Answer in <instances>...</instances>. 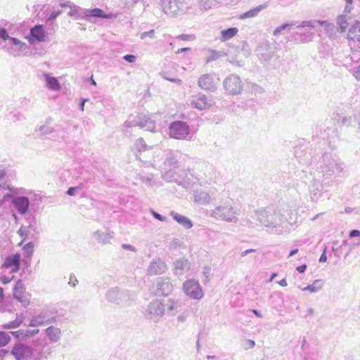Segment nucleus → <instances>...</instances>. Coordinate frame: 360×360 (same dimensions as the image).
Listing matches in <instances>:
<instances>
[{
	"label": "nucleus",
	"mask_w": 360,
	"mask_h": 360,
	"mask_svg": "<svg viewBox=\"0 0 360 360\" xmlns=\"http://www.w3.org/2000/svg\"><path fill=\"white\" fill-rule=\"evenodd\" d=\"M284 210H275L273 208L260 209L254 211L252 218L257 220L265 227L270 229L285 228L288 222L292 225L293 222L288 221L284 216Z\"/></svg>",
	"instance_id": "obj_1"
},
{
	"label": "nucleus",
	"mask_w": 360,
	"mask_h": 360,
	"mask_svg": "<svg viewBox=\"0 0 360 360\" xmlns=\"http://www.w3.org/2000/svg\"><path fill=\"white\" fill-rule=\"evenodd\" d=\"M322 177L324 180L329 179L332 175L340 176L344 173L345 165L341 159L331 153H326L322 156V165L320 166Z\"/></svg>",
	"instance_id": "obj_2"
},
{
	"label": "nucleus",
	"mask_w": 360,
	"mask_h": 360,
	"mask_svg": "<svg viewBox=\"0 0 360 360\" xmlns=\"http://www.w3.org/2000/svg\"><path fill=\"white\" fill-rule=\"evenodd\" d=\"M239 213L240 209L234 205L232 200H229L214 207L210 212V217L216 220L236 224Z\"/></svg>",
	"instance_id": "obj_3"
},
{
	"label": "nucleus",
	"mask_w": 360,
	"mask_h": 360,
	"mask_svg": "<svg viewBox=\"0 0 360 360\" xmlns=\"http://www.w3.org/2000/svg\"><path fill=\"white\" fill-rule=\"evenodd\" d=\"M105 297L112 303L122 305L134 300L136 295L128 290L113 288L106 292Z\"/></svg>",
	"instance_id": "obj_4"
},
{
	"label": "nucleus",
	"mask_w": 360,
	"mask_h": 360,
	"mask_svg": "<svg viewBox=\"0 0 360 360\" xmlns=\"http://www.w3.org/2000/svg\"><path fill=\"white\" fill-rule=\"evenodd\" d=\"M165 312V309L162 300H155L148 304L143 312V316L148 320L157 323L164 316Z\"/></svg>",
	"instance_id": "obj_5"
},
{
	"label": "nucleus",
	"mask_w": 360,
	"mask_h": 360,
	"mask_svg": "<svg viewBox=\"0 0 360 360\" xmlns=\"http://www.w3.org/2000/svg\"><path fill=\"white\" fill-rule=\"evenodd\" d=\"M223 88L225 93L229 96H237L242 93L243 83L240 77L235 74H231L225 77L223 81Z\"/></svg>",
	"instance_id": "obj_6"
},
{
	"label": "nucleus",
	"mask_w": 360,
	"mask_h": 360,
	"mask_svg": "<svg viewBox=\"0 0 360 360\" xmlns=\"http://www.w3.org/2000/svg\"><path fill=\"white\" fill-rule=\"evenodd\" d=\"M169 134L171 138L185 140L190 134V127L184 121H174L169 127Z\"/></svg>",
	"instance_id": "obj_7"
},
{
	"label": "nucleus",
	"mask_w": 360,
	"mask_h": 360,
	"mask_svg": "<svg viewBox=\"0 0 360 360\" xmlns=\"http://www.w3.org/2000/svg\"><path fill=\"white\" fill-rule=\"evenodd\" d=\"M182 289L186 295L191 299L200 300L203 297L202 287L199 282L194 278L186 280L183 283Z\"/></svg>",
	"instance_id": "obj_8"
},
{
	"label": "nucleus",
	"mask_w": 360,
	"mask_h": 360,
	"mask_svg": "<svg viewBox=\"0 0 360 360\" xmlns=\"http://www.w3.org/2000/svg\"><path fill=\"white\" fill-rule=\"evenodd\" d=\"M219 82V79L214 73H207L200 77L198 84L205 91L214 92L217 89Z\"/></svg>",
	"instance_id": "obj_9"
},
{
	"label": "nucleus",
	"mask_w": 360,
	"mask_h": 360,
	"mask_svg": "<svg viewBox=\"0 0 360 360\" xmlns=\"http://www.w3.org/2000/svg\"><path fill=\"white\" fill-rule=\"evenodd\" d=\"M162 11L171 16L179 15L183 12V4L178 0H160Z\"/></svg>",
	"instance_id": "obj_10"
},
{
	"label": "nucleus",
	"mask_w": 360,
	"mask_h": 360,
	"mask_svg": "<svg viewBox=\"0 0 360 360\" xmlns=\"http://www.w3.org/2000/svg\"><path fill=\"white\" fill-rule=\"evenodd\" d=\"M198 172L195 174L194 178L200 184H206L211 181L214 173L212 166L205 163L200 164L198 166Z\"/></svg>",
	"instance_id": "obj_11"
},
{
	"label": "nucleus",
	"mask_w": 360,
	"mask_h": 360,
	"mask_svg": "<svg viewBox=\"0 0 360 360\" xmlns=\"http://www.w3.org/2000/svg\"><path fill=\"white\" fill-rule=\"evenodd\" d=\"M11 353L15 360H31L32 349L25 344L18 343L14 345Z\"/></svg>",
	"instance_id": "obj_12"
},
{
	"label": "nucleus",
	"mask_w": 360,
	"mask_h": 360,
	"mask_svg": "<svg viewBox=\"0 0 360 360\" xmlns=\"http://www.w3.org/2000/svg\"><path fill=\"white\" fill-rule=\"evenodd\" d=\"M213 100L212 96L199 93L192 97L191 105L200 110L207 109L212 106Z\"/></svg>",
	"instance_id": "obj_13"
},
{
	"label": "nucleus",
	"mask_w": 360,
	"mask_h": 360,
	"mask_svg": "<svg viewBox=\"0 0 360 360\" xmlns=\"http://www.w3.org/2000/svg\"><path fill=\"white\" fill-rule=\"evenodd\" d=\"M179 168H169L162 174V176L167 181H174L178 184L179 185H181L184 187L186 188L187 185H188V182L184 181L182 179L181 175L179 174Z\"/></svg>",
	"instance_id": "obj_14"
},
{
	"label": "nucleus",
	"mask_w": 360,
	"mask_h": 360,
	"mask_svg": "<svg viewBox=\"0 0 360 360\" xmlns=\"http://www.w3.org/2000/svg\"><path fill=\"white\" fill-rule=\"evenodd\" d=\"M167 269L166 263L160 258H153L148 266V274L151 276L164 274Z\"/></svg>",
	"instance_id": "obj_15"
},
{
	"label": "nucleus",
	"mask_w": 360,
	"mask_h": 360,
	"mask_svg": "<svg viewBox=\"0 0 360 360\" xmlns=\"http://www.w3.org/2000/svg\"><path fill=\"white\" fill-rule=\"evenodd\" d=\"M173 290V285L170 278H160L157 283L156 295L158 296H167Z\"/></svg>",
	"instance_id": "obj_16"
},
{
	"label": "nucleus",
	"mask_w": 360,
	"mask_h": 360,
	"mask_svg": "<svg viewBox=\"0 0 360 360\" xmlns=\"http://www.w3.org/2000/svg\"><path fill=\"white\" fill-rule=\"evenodd\" d=\"M17 233L22 238V241L19 243L21 245L22 243L27 239H34L37 234V227L34 224L22 225L18 230Z\"/></svg>",
	"instance_id": "obj_17"
},
{
	"label": "nucleus",
	"mask_w": 360,
	"mask_h": 360,
	"mask_svg": "<svg viewBox=\"0 0 360 360\" xmlns=\"http://www.w3.org/2000/svg\"><path fill=\"white\" fill-rule=\"evenodd\" d=\"M174 274L177 276H183L191 269V263L188 259L181 257L176 259L173 262Z\"/></svg>",
	"instance_id": "obj_18"
},
{
	"label": "nucleus",
	"mask_w": 360,
	"mask_h": 360,
	"mask_svg": "<svg viewBox=\"0 0 360 360\" xmlns=\"http://www.w3.org/2000/svg\"><path fill=\"white\" fill-rule=\"evenodd\" d=\"M13 207L16 209L18 212L22 215L26 214L28 211L30 206V200L25 196H18L13 198L12 200Z\"/></svg>",
	"instance_id": "obj_19"
},
{
	"label": "nucleus",
	"mask_w": 360,
	"mask_h": 360,
	"mask_svg": "<svg viewBox=\"0 0 360 360\" xmlns=\"http://www.w3.org/2000/svg\"><path fill=\"white\" fill-rule=\"evenodd\" d=\"M193 195L194 202L199 205H207L212 201L211 194L205 191L195 190Z\"/></svg>",
	"instance_id": "obj_20"
},
{
	"label": "nucleus",
	"mask_w": 360,
	"mask_h": 360,
	"mask_svg": "<svg viewBox=\"0 0 360 360\" xmlns=\"http://www.w3.org/2000/svg\"><path fill=\"white\" fill-rule=\"evenodd\" d=\"M162 304L165 306V311L169 316H174L179 311L181 306L180 300L167 299L166 300H162Z\"/></svg>",
	"instance_id": "obj_21"
},
{
	"label": "nucleus",
	"mask_w": 360,
	"mask_h": 360,
	"mask_svg": "<svg viewBox=\"0 0 360 360\" xmlns=\"http://www.w3.org/2000/svg\"><path fill=\"white\" fill-rule=\"evenodd\" d=\"M139 127L144 129L146 131L155 132L156 129L155 122L153 121L148 115L139 113L137 115Z\"/></svg>",
	"instance_id": "obj_22"
},
{
	"label": "nucleus",
	"mask_w": 360,
	"mask_h": 360,
	"mask_svg": "<svg viewBox=\"0 0 360 360\" xmlns=\"http://www.w3.org/2000/svg\"><path fill=\"white\" fill-rule=\"evenodd\" d=\"M21 256L19 253L8 256L3 264V267L6 269L12 268L11 272L18 271L20 265Z\"/></svg>",
	"instance_id": "obj_23"
},
{
	"label": "nucleus",
	"mask_w": 360,
	"mask_h": 360,
	"mask_svg": "<svg viewBox=\"0 0 360 360\" xmlns=\"http://www.w3.org/2000/svg\"><path fill=\"white\" fill-rule=\"evenodd\" d=\"M323 190V184L318 180L314 179L309 187L310 198L313 201H316L321 196Z\"/></svg>",
	"instance_id": "obj_24"
},
{
	"label": "nucleus",
	"mask_w": 360,
	"mask_h": 360,
	"mask_svg": "<svg viewBox=\"0 0 360 360\" xmlns=\"http://www.w3.org/2000/svg\"><path fill=\"white\" fill-rule=\"evenodd\" d=\"M45 333L49 340L51 342H58L62 336L61 330L59 328L55 326H49L45 330Z\"/></svg>",
	"instance_id": "obj_25"
},
{
	"label": "nucleus",
	"mask_w": 360,
	"mask_h": 360,
	"mask_svg": "<svg viewBox=\"0 0 360 360\" xmlns=\"http://www.w3.org/2000/svg\"><path fill=\"white\" fill-rule=\"evenodd\" d=\"M268 6L267 3L258 5L256 7L245 12L239 16V19L252 18L258 15V14Z\"/></svg>",
	"instance_id": "obj_26"
},
{
	"label": "nucleus",
	"mask_w": 360,
	"mask_h": 360,
	"mask_svg": "<svg viewBox=\"0 0 360 360\" xmlns=\"http://www.w3.org/2000/svg\"><path fill=\"white\" fill-rule=\"evenodd\" d=\"M347 39L360 43V21H356L349 29Z\"/></svg>",
	"instance_id": "obj_27"
},
{
	"label": "nucleus",
	"mask_w": 360,
	"mask_h": 360,
	"mask_svg": "<svg viewBox=\"0 0 360 360\" xmlns=\"http://www.w3.org/2000/svg\"><path fill=\"white\" fill-rule=\"evenodd\" d=\"M170 215L172 216L173 219L177 221L179 224L183 226L185 229H191L193 224L192 221L186 216L181 215L174 212H171Z\"/></svg>",
	"instance_id": "obj_28"
},
{
	"label": "nucleus",
	"mask_w": 360,
	"mask_h": 360,
	"mask_svg": "<svg viewBox=\"0 0 360 360\" xmlns=\"http://www.w3.org/2000/svg\"><path fill=\"white\" fill-rule=\"evenodd\" d=\"M274 55V51L271 46L266 43L261 46L260 52L259 53V58L264 61H269Z\"/></svg>",
	"instance_id": "obj_29"
},
{
	"label": "nucleus",
	"mask_w": 360,
	"mask_h": 360,
	"mask_svg": "<svg viewBox=\"0 0 360 360\" xmlns=\"http://www.w3.org/2000/svg\"><path fill=\"white\" fill-rule=\"evenodd\" d=\"M24 285L20 280H18L13 288V297L20 302H24L23 293H24Z\"/></svg>",
	"instance_id": "obj_30"
},
{
	"label": "nucleus",
	"mask_w": 360,
	"mask_h": 360,
	"mask_svg": "<svg viewBox=\"0 0 360 360\" xmlns=\"http://www.w3.org/2000/svg\"><path fill=\"white\" fill-rule=\"evenodd\" d=\"M164 165L165 167L174 169H179V165L177 155H174L172 153H169L166 159L165 160Z\"/></svg>",
	"instance_id": "obj_31"
},
{
	"label": "nucleus",
	"mask_w": 360,
	"mask_h": 360,
	"mask_svg": "<svg viewBox=\"0 0 360 360\" xmlns=\"http://www.w3.org/2000/svg\"><path fill=\"white\" fill-rule=\"evenodd\" d=\"M350 17L347 14H342L337 17L336 23L339 26V31L343 32L346 30L349 25Z\"/></svg>",
	"instance_id": "obj_32"
},
{
	"label": "nucleus",
	"mask_w": 360,
	"mask_h": 360,
	"mask_svg": "<svg viewBox=\"0 0 360 360\" xmlns=\"http://www.w3.org/2000/svg\"><path fill=\"white\" fill-rule=\"evenodd\" d=\"M238 32V30L237 27H230L226 30H223L221 31L220 40L221 41H228L233 38Z\"/></svg>",
	"instance_id": "obj_33"
},
{
	"label": "nucleus",
	"mask_w": 360,
	"mask_h": 360,
	"mask_svg": "<svg viewBox=\"0 0 360 360\" xmlns=\"http://www.w3.org/2000/svg\"><path fill=\"white\" fill-rule=\"evenodd\" d=\"M30 34L38 41H44L45 33L41 25H36L32 27Z\"/></svg>",
	"instance_id": "obj_34"
},
{
	"label": "nucleus",
	"mask_w": 360,
	"mask_h": 360,
	"mask_svg": "<svg viewBox=\"0 0 360 360\" xmlns=\"http://www.w3.org/2000/svg\"><path fill=\"white\" fill-rule=\"evenodd\" d=\"M44 76L49 89L52 90H58L60 89V84L56 77H51L47 73H44Z\"/></svg>",
	"instance_id": "obj_35"
},
{
	"label": "nucleus",
	"mask_w": 360,
	"mask_h": 360,
	"mask_svg": "<svg viewBox=\"0 0 360 360\" xmlns=\"http://www.w3.org/2000/svg\"><path fill=\"white\" fill-rule=\"evenodd\" d=\"M323 287L322 280H315L312 284L308 285L307 286L302 288L303 291H310L311 292H316L319 291Z\"/></svg>",
	"instance_id": "obj_36"
},
{
	"label": "nucleus",
	"mask_w": 360,
	"mask_h": 360,
	"mask_svg": "<svg viewBox=\"0 0 360 360\" xmlns=\"http://www.w3.org/2000/svg\"><path fill=\"white\" fill-rule=\"evenodd\" d=\"M84 13L86 16L109 18V15L105 14L101 9L97 8L91 10H86Z\"/></svg>",
	"instance_id": "obj_37"
},
{
	"label": "nucleus",
	"mask_w": 360,
	"mask_h": 360,
	"mask_svg": "<svg viewBox=\"0 0 360 360\" xmlns=\"http://www.w3.org/2000/svg\"><path fill=\"white\" fill-rule=\"evenodd\" d=\"M94 235L96 239L98 240V242L103 244L108 243L110 242V238H112L109 233H103L100 231H96L94 233Z\"/></svg>",
	"instance_id": "obj_38"
},
{
	"label": "nucleus",
	"mask_w": 360,
	"mask_h": 360,
	"mask_svg": "<svg viewBox=\"0 0 360 360\" xmlns=\"http://www.w3.org/2000/svg\"><path fill=\"white\" fill-rule=\"evenodd\" d=\"M6 172L5 169H0V188L3 190L12 191V188L8 184L6 179Z\"/></svg>",
	"instance_id": "obj_39"
},
{
	"label": "nucleus",
	"mask_w": 360,
	"mask_h": 360,
	"mask_svg": "<svg viewBox=\"0 0 360 360\" xmlns=\"http://www.w3.org/2000/svg\"><path fill=\"white\" fill-rule=\"evenodd\" d=\"M22 319L19 316H17L15 320L2 325L1 328L4 329L16 328L22 324Z\"/></svg>",
	"instance_id": "obj_40"
},
{
	"label": "nucleus",
	"mask_w": 360,
	"mask_h": 360,
	"mask_svg": "<svg viewBox=\"0 0 360 360\" xmlns=\"http://www.w3.org/2000/svg\"><path fill=\"white\" fill-rule=\"evenodd\" d=\"M36 317L39 322H41V325L52 323L56 321V317H48L46 315V313H41L40 314L36 316Z\"/></svg>",
	"instance_id": "obj_41"
},
{
	"label": "nucleus",
	"mask_w": 360,
	"mask_h": 360,
	"mask_svg": "<svg viewBox=\"0 0 360 360\" xmlns=\"http://www.w3.org/2000/svg\"><path fill=\"white\" fill-rule=\"evenodd\" d=\"M318 20H303L300 23L297 22L296 27L297 28H304V27H309L311 29H314L318 26Z\"/></svg>",
	"instance_id": "obj_42"
},
{
	"label": "nucleus",
	"mask_w": 360,
	"mask_h": 360,
	"mask_svg": "<svg viewBox=\"0 0 360 360\" xmlns=\"http://www.w3.org/2000/svg\"><path fill=\"white\" fill-rule=\"evenodd\" d=\"M225 56H226V53L224 51H217L214 50H212V51H210V56L206 60V63H208L210 62L214 61V60L220 58L221 57H223Z\"/></svg>",
	"instance_id": "obj_43"
},
{
	"label": "nucleus",
	"mask_w": 360,
	"mask_h": 360,
	"mask_svg": "<svg viewBox=\"0 0 360 360\" xmlns=\"http://www.w3.org/2000/svg\"><path fill=\"white\" fill-rule=\"evenodd\" d=\"M134 147L138 151H144L148 149V147L143 138H139L136 139L134 143Z\"/></svg>",
	"instance_id": "obj_44"
},
{
	"label": "nucleus",
	"mask_w": 360,
	"mask_h": 360,
	"mask_svg": "<svg viewBox=\"0 0 360 360\" xmlns=\"http://www.w3.org/2000/svg\"><path fill=\"white\" fill-rule=\"evenodd\" d=\"M318 25L323 27L326 32H333L335 28L333 23L330 22L327 20H318Z\"/></svg>",
	"instance_id": "obj_45"
},
{
	"label": "nucleus",
	"mask_w": 360,
	"mask_h": 360,
	"mask_svg": "<svg viewBox=\"0 0 360 360\" xmlns=\"http://www.w3.org/2000/svg\"><path fill=\"white\" fill-rule=\"evenodd\" d=\"M34 245L32 242H29L27 244H25L22 248V250L25 255L26 257H30L34 252Z\"/></svg>",
	"instance_id": "obj_46"
},
{
	"label": "nucleus",
	"mask_w": 360,
	"mask_h": 360,
	"mask_svg": "<svg viewBox=\"0 0 360 360\" xmlns=\"http://www.w3.org/2000/svg\"><path fill=\"white\" fill-rule=\"evenodd\" d=\"M11 340L8 333L0 331V347L6 346Z\"/></svg>",
	"instance_id": "obj_47"
},
{
	"label": "nucleus",
	"mask_w": 360,
	"mask_h": 360,
	"mask_svg": "<svg viewBox=\"0 0 360 360\" xmlns=\"http://www.w3.org/2000/svg\"><path fill=\"white\" fill-rule=\"evenodd\" d=\"M8 39L9 40L11 44L16 46L17 51L21 50L22 48L26 45L25 43L22 42L21 41L15 37H11L9 36V38Z\"/></svg>",
	"instance_id": "obj_48"
},
{
	"label": "nucleus",
	"mask_w": 360,
	"mask_h": 360,
	"mask_svg": "<svg viewBox=\"0 0 360 360\" xmlns=\"http://www.w3.org/2000/svg\"><path fill=\"white\" fill-rule=\"evenodd\" d=\"M29 330H17V331H13V332H11V333L16 338H18V339H24V338H29Z\"/></svg>",
	"instance_id": "obj_49"
},
{
	"label": "nucleus",
	"mask_w": 360,
	"mask_h": 360,
	"mask_svg": "<svg viewBox=\"0 0 360 360\" xmlns=\"http://www.w3.org/2000/svg\"><path fill=\"white\" fill-rule=\"evenodd\" d=\"M140 179L141 181L145 184L148 186H153L155 184V181L153 179V175L149 176H140Z\"/></svg>",
	"instance_id": "obj_50"
},
{
	"label": "nucleus",
	"mask_w": 360,
	"mask_h": 360,
	"mask_svg": "<svg viewBox=\"0 0 360 360\" xmlns=\"http://www.w3.org/2000/svg\"><path fill=\"white\" fill-rule=\"evenodd\" d=\"M131 117H129V120L125 121V122L124 123V127L131 128V127H139L137 116L136 117H134V119H133V120H131Z\"/></svg>",
	"instance_id": "obj_51"
},
{
	"label": "nucleus",
	"mask_w": 360,
	"mask_h": 360,
	"mask_svg": "<svg viewBox=\"0 0 360 360\" xmlns=\"http://www.w3.org/2000/svg\"><path fill=\"white\" fill-rule=\"evenodd\" d=\"M39 131L41 133V135L44 136L53 133L54 131V129L46 125H42L39 127Z\"/></svg>",
	"instance_id": "obj_52"
},
{
	"label": "nucleus",
	"mask_w": 360,
	"mask_h": 360,
	"mask_svg": "<svg viewBox=\"0 0 360 360\" xmlns=\"http://www.w3.org/2000/svg\"><path fill=\"white\" fill-rule=\"evenodd\" d=\"M146 37H149L151 39H154L156 37L155 30H150L149 31L143 32L141 33V34H140L141 39H144Z\"/></svg>",
	"instance_id": "obj_53"
},
{
	"label": "nucleus",
	"mask_w": 360,
	"mask_h": 360,
	"mask_svg": "<svg viewBox=\"0 0 360 360\" xmlns=\"http://www.w3.org/2000/svg\"><path fill=\"white\" fill-rule=\"evenodd\" d=\"M312 34L303 33L300 34V40L303 43L309 42L312 40Z\"/></svg>",
	"instance_id": "obj_54"
},
{
	"label": "nucleus",
	"mask_w": 360,
	"mask_h": 360,
	"mask_svg": "<svg viewBox=\"0 0 360 360\" xmlns=\"http://www.w3.org/2000/svg\"><path fill=\"white\" fill-rule=\"evenodd\" d=\"M178 39L182 40V41H191L193 40L195 37L191 34H182L177 37Z\"/></svg>",
	"instance_id": "obj_55"
},
{
	"label": "nucleus",
	"mask_w": 360,
	"mask_h": 360,
	"mask_svg": "<svg viewBox=\"0 0 360 360\" xmlns=\"http://www.w3.org/2000/svg\"><path fill=\"white\" fill-rule=\"evenodd\" d=\"M123 59L128 63H134L136 60V56L131 54H127L123 56Z\"/></svg>",
	"instance_id": "obj_56"
},
{
	"label": "nucleus",
	"mask_w": 360,
	"mask_h": 360,
	"mask_svg": "<svg viewBox=\"0 0 360 360\" xmlns=\"http://www.w3.org/2000/svg\"><path fill=\"white\" fill-rule=\"evenodd\" d=\"M151 214L154 217V218H155L156 219L158 220H160L161 221H167V218L161 214H160L159 213L153 211V210H151Z\"/></svg>",
	"instance_id": "obj_57"
},
{
	"label": "nucleus",
	"mask_w": 360,
	"mask_h": 360,
	"mask_svg": "<svg viewBox=\"0 0 360 360\" xmlns=\"http://www.w3.org/2000/svg\"><path fill=\"white\" fill-rule=\"evenodd\" d=\"M198 1V6L202 9H207L209 7L208 2L210 0H196Z\"/></svg>",
	"instance_id": "obj_58"
},
{
	"label": "nucleus",
	"mask_w": 360,
	"mask_h": 360,
	"mask_svg": "<svg viewBox=\"0 0 360 360\" xmlns=\"http://www.w3.org/2000/svg\"><path fill=\"white\" fill-rule=\"evenodd\" d=\"M77 283H78V281L77 280L75 275L71 274L69 277V282H68L69 285L72 287H75L76 285L77 284Z\"/></svg>",
	"instance_id": "obj_59"
},
{
	"label": "nucleus",
	"mask_w": 360,
	"mask_h": 360,
	"mask_svg": "<svg viewBox=\"0 0 360 360\" xmlns=\"http://www.w3.org/2000/svg\"><path fill=\"white\" fill-rule=\"evenodd\" d=\"M9 38V35L4 28L0 27V39H2L3 40H6Z\"/></svg>",
	"instance_id": "obj_60"
},
{
	"label": "nucleus",
	"mask_w": 360,
	"mask_h": 360,
	"mask_svg": "<svg viewBox=\"0 0 360 360\" xmlns=\"http://www.w3.org/2000/svg\"><path fill=\"white\" fill-rule=\"evenodd\" d=\"M352 75L357 81L360 80V65L352 70Z\"/></svg>",
	"instance_id": "obj_61"
},
{
	"label": "nucleus",
	"mask_w": 360,
	"mask_h": 360,
	"mask_svg": "<svg viewBox=\"0 0 360 360\" xmlns=\"http://www.w3.org/2000/svg\"><path fill=\"white\" fill-rule=\"evenodd\" d=\"M30 326L36 327L41 326V322H39L36 316H34L29 324Z\"/></svg>",
	"instance_id": "obj_62"
},
{
	"label": "nucleus",
	"mask_w": 360,
	"mask_h": 360,
	"mask_svg": "<svg viewBox=\"0 0 360 360\" xmlns=\"http://www.w3.org/2000/svg\"><path fill=\"white\" fill-rule=\"evenodd\" d=\"M62 13L61 11H53L49 16L48 20H54L60 13Z\"/></svg>",
	"instance_id": "obj_63"
},
{
	"label": "nucleus",
	"mask_w": 360,
	"mask_h": 360,
	"mask_svg": "<svg viewBox=\"0 0 360 360\" xmlns=\"http://www.w3.org/2000/svg\"><path fill=\"white\" fill-rule=\"evenodd\" d=\"M285 30V27L283 26V25H282L274 30L273 34L274 36H278L281 34V32Z\"/></svg>",
	"instance_id": "obj_64"
}]
</instances>
